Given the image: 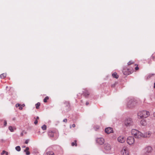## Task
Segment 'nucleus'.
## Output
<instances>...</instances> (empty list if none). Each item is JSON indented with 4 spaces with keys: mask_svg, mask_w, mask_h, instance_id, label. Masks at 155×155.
Wrapping results in <instances>:
<instances>
[{
    "mask_svg": "<svg viewBox=\"0 0 155 155\" xmlns=\"http://www.w3.org/2000/svg\"><path fill=\"white\" fill-rule=\"evenodd\" d=\"M131 133L136 138L140 139L143 137V133L136 129L132 130Z\"/></svg>",
    "mask_w": 155,
    "mask_h": 155,
    "instance_id": "obj_1",
    "label": "nucleus"
},
{
    "mask_svg": "<svg viewBox=\"0 0 155 155\" xmlns=\"http://www.w3.org/2000/svg\"><path fill=\"white\" fill-rule=\"evenodd\" d=\"M150 115V113L146 110H143L139 112L137 116L139 118H146Z\"/></svg>",
    "mask_w": 155,
    "mask_h": 155,
    "instance_id": "obj_2",
    "label": "nucleus"
},
{
    "mask_svg": "<svg viewBox=\"0 0 155 155\" xmlns=\"http://www.w3.org/2000/svg\"><path fill=\"white\" fill-rule=\"evenodd\" d=\"M124 125L127 127H129L133 126L134 123L130 118H127L124 121Z\"/></svg>",
    "mask_w": 155,
    "mask_h": 155,
    "instance_id": "obj_3",
    "label": "nucleus"
},
{
    "mask_svg": "<svg viewBox=\"0 0 155 155\" xmlns=\"http://www.w3.org/2000/svg\"><path fill=\"white\" fill-rule=\"evenodd\" d=\"M152 148L150 146L145 147L142 150V152L145 154H149L152 151Z\"/></svg>",
    "mask_w": 155,
    "mask_h": 155,
    "instance_id": "obj_4",
    "label": "nucleus"
},
{
    "mask_svg": "<svg viewBox=\"0 0 155 155\" xmlns=\"http://www.w3.org/2000/svg\"><path fill=\"white\" fill-rule=\"evenodd\" d=\"M127 142L129 145H132L134 142V139L133 137H129L127 139Z\"/></svg>",
    "mask_w": 155,
    "mask_h": 155,
    "instance_id": "obj_5",
    "label": "nucleus"
},
{
    "mask_svg": "<svg viewBox=\"0 0 155 155\" xmlns=\"http://www.w3.org/2000/svg\"><path fill=\"white\" fill-rule=\"evenodd\" d=\"M136 104V103L133 101L132 100H130L129 101L127 104V106L129 108H131L135 106Z\"/></svg>",
    "mask_w": 155,
    "mask_h": 155,
    "instance_id": "obj_6",
    "label": "nucleus"
},
{
    "mask_svg": "<svg viewBox=\"0 0 155 155\" xmlns=\"http://www.w3.org/2000/svg\"><path fill=\"white\" fill-rule=\"evenodd\" d=\"M96 141L99 144L101 145L104 144V140L103 137H100L96 139Z\"/></svg>",
    "mask_w": 155,
    "mask_h": 155,
    "instance_id": "obj_7",
    "label": "nucleus"
},
{
    "mask_svg": "<svg viewBox=\"0 0 155 155\" xmlns=\"http://www.w3.org/2000/svg\"><path fill=\"white\" fill-rule=\"evenodd\" d=\"M70 106L68 102L66 101L64 104V107L65 109L67 111H69L70 110Z\"/></svg>",
    "mask_w": 155,
    "mask_h": 155,
    "instance_id": "obj_8",
    "label": "nucleus"
},
{
    "mask_svg": "<svg viewBox=\"0 0 155 155\" xmlns=\"http://www.w3.org/2000/svg\"><path fill=\"white\" fill-rule=\"evenodd\" d=\"M121 154L123 155H128L129 151L127 149L126 147L124 148L121 151Z\"/></svg>",
    "mask_w": 155,
    "mask_h": 155,
    "instance_id": "obj_9",
    "label": "nucleus"
},
{
    "mask_svg": "<svg viewBox=\"0 0 155 155\" xmlns=\"http://www.w3.org/2000/svg\"><path fill=\"white\" fill-rule=\"evenodd\" d=\"M118 141L121 143H123L125 140V139L123 136H120L117 138Z\"/></svg>",
    "mask_w": 155,
    "mask_h": 155,
    "instance_id": "obj_10",
    "label": "nucleus"
},
{
    "mask_svg": "<svg viewBox=\"0 0 155 155\" xmlns=\"http://www.w3.org/2000/svg\"><path fill=\"white\" fill-rule=\"evenodd\" d=\"M151 134V132L150 131H148V132L145 133L144 134H143V137H149Z\"/></svg>",
    "mask_w": 155,
    "mask_h": 155,
    "instance_id": "obj_11",
    "label": "nucleus"
},
{
    "mask_svg": "<svg viewBox=\"0 0 155 155\" xmlns=\"http://www.w3.org/2000/svg\"><path fill=\"white\" fill-rule=\"evenodd\" d=\"M113 129L111 127H107V134L113 133Z\"/></svg>",
    "mask_w": 155,
    "mask_h": 155,
    "instance_id": "obj_12",
    "label": "nucleus"
},
{
    "mask_svg": "<svg viewBox=\"0 0 155 155\" xmlns=\"http://www.w3.org/2000/svg\"><path fill=\"white\" fill-rule=\"evenodd\" d=\"M83 94L85 97H87L90 94V92L86 90L83 92Z\"/></svg>",
    "mask_w": 155,
    "mask_h": 155,
    "instance_id": "obj_13",
    "label": "nucleus"
},
{
    "mask_svg": "<svg viewBox=\"0 0 155 155\" xmlns=\"http://www.w3.org/2000/svg\"><path fill=\"white\" fill-rule=\"evenodd\" d=\"M48 134L50 137H54V133L51 130H49L48 132Z\"/></svg>",
    "mask_w": 155,
    "mask_h": 155,
    "instance_id": "obj_14",
    "label": "nucleus"
},
{
    "mask_svg": "<svg viewBox=\"0 0 155 155\" xmlns=\"http://www.w3.org/2000/svg\"><path fill=\"white\" fill-rule=\"evenodd\" d=\"M140 124L143 126H145L146 124V121L144 119H143L141 121Z\"/></svg>",
    "mask_w": 155,
    "mask_h": 155,
    "instance_id": "obj_15",
    "label": "nucleus"
},
{
    "mask_svg": "<svg viewBox=\"0 0 155 155\" xmlns=\"http://www.w3.org/2000/svg\"><path fill=\"white\" fill-rule=\"evenodd\" d=\"M29 150V148L28 147H26L25 149L24 150V152L26 153V154L27 155H29L30 154V152L28 151Z\"/></svg>",
    "mask_w": 155,
    "mask_h": 155,
    "instance_id": "obj_16",
    "label": "nucleus"
},
{
    "mask_svg": "<svg viewBox=\"0 0 155 155\" xmlns=\"http://www.w3.org/2000/svg\"><path fill=\"white\" fill-rule=\"evenodd\" d=\"M112 75L113 78H115L116 79H117L118 78V75L116 72H114L113 73Z\"/></svg>",
    "mask_w": 155,
    "mask_h": 155,
    "instance_id": "obj_17",
    "label": "nucleus"
},
{
    "mask_svg": "<svg viewBox=\"0 0 155 155\" xmlns=\"http://www.w3.org/2000/svg\"><path fill=\"white\" fill-rule=\"evenodd\" d=\"M6 76V73H3L0 75V77L2 78H4Z\"/></svg>",
    "mask_w": 155,
    "mask_h": 155,
    "instance_id": "obj_18",
    "label": "nucleus"
},
{
    "mask_svg": "<svg viewBox=\"0 0 155 155\" xmlns=\"http://www.w3.org/2000/svg\"><path fill=\"white\" fill-rule=\"evenodd\" d=\"M77 141L75 140L74 142H73L71 143V146H77Z\"/></svg>",
    "mask_w": 155,
    "mask_h": 155,
    "instance_id": "obj_19",
    "label": "nucleus"
},
{
    "mask_svg": "<svg viewBox=\"0 0 155 155\" xmlns=\"http://www.w3.org/2000/svg\"><path fill=\"white\" fill-rule=\"evenodd\" d=\"M5 154L6 155H8V152H6L5 150H3L1 153V155Z\"/></svg>",
    "mask_w": 155,
    "mask_h": 155,
    "instance_id": "obj_20",
    "label": "nucleus"
},
{
    "mask_svg": "<svg viewBox=\"0 0 155 155\" xmlns=\"http://www.w3.org/2000/svg\"><path fill=\"white\" fill-rule=\"evenodd\" d=\"M48 155H53L54 153L52 151H48L47 152Z\"/></svg>",
    "mask_w": 155,
    "mask_h": 155,
    "instance_id": "obj_21",
    "label": "nucleus"
},
{
    "mask_svg": "<svg viewBox=\"0 0 155 155\" xmlns=\"http://www.w3.org/2000/svg\"><path fill=\"white\" fill-rule=\"evenodd\" d=\"M40 105V103L39 102H38L35 104L36 108V109H38L39 108V107Z\"/></svg>",
    "mask_w": 155,
    "mask_h": 155,
    "instance_id": "obj_22",
    "label": "nucleus"
},
{
    "mask_svg": "<svg viewBox=\"0 0 155 155\" xmlns=\"http://www.w3.org/2000/svg\"><path fill=\"white\" fill-rule=\"evenodd\" d=\"M15 150L18 151H20L21 150V147L19 146H17L15 147Z\"/></svg>",
    "mask_w": 155,
    "mask_h": 155,
    "instance_id": "obj_23",
    "label": "nucleus"
},
{
    "mask_svg": "<svg viewBox=\"0 0 155 155\" xmlns=\"http://www.w3.org/2000/svg\"><path fill=\"white\" fill-rule=\"evenodd\" d=\"M49 97L48 96H47L45 97L43 101L44 102H46L47 101V100H48Z\"/></svg>",
    "mask_w": 155,
    "mask_h": 155,
    "instance_id": "obj_24",
    "label": "nucleus"
},
{
    "mask_svg": "<svg viewBox=\"0 0 155 155\" xmlns=\"http://www.w3.org/2000/svg\"><path fill=\"white\" fill-rule=\"evenodd\" d=\"M41 128L43 130H45L46 129L47 126L46 125H44L42 126Z\"/></svg>",
    "mask_w": 155,
    "mask_h": 155,
    "instance_id": "obj_25",
    "label": "nucleus"
},
{
    "mask_svg": "<svg viewBox=\"0 0 155 155\" xmlns=\"http://www.w3.org/2000/svg\"><path fill=\"white\" fill-rule=\"evenodd\" d=\"M8 129L9 130H10V131L12 132H13L14 131L12 126H9L8 127Z\"/></svg>",
    "mask_w": 155,
    "mask_h": 155,
    "instance_id": "obj_26",
    "label": "nucleus"
},
{
    "mask_svg": "<svg viewBox=\"0 0 155 155\" xmlns=\"http://www.w3.org/2000/svg\"><path fill=\"white\" fill-rule=\"evenodd\" d=\"M111 148V146L109 144H107V150H110Z\"/></svg>",
    "mask_w": 155,
    "mask_h": 155,
    "instance_id": "obj_27",
    "label": "nucleus"
},
{
    "mask_svg": "<svg viewBox=\"0 0 155 155\" xmlns=\"http://www.w3.org/2000/svg\"><path fill=\"white\" fill-rule=\"evenodd\" d=\"M99 128V126H97L96 127H94V129L95 130H98Z\"/></svg>",
    "mask_w": 155,
    "mask_h": 155,
    "instance_id": "obj_28",
    "label": "nucleus"
},
{
    "mask_svg": "<svg viewBox=\"0 0 155 155\" xmlns=\"http://www.w3.org/2000/svg\"><path fill=\"white\" fill-rule=\"evenodd\" d=\"M133 63L131 61H129L127 63V64L128 65H129Z\"/></svg>",
    "mask_w": 155,
    "mask_h": 155,
    "instance_id": "obj_29",
    "label": "nucleus"
},
{
    "mask_svg": "<svg viewBox=\"0 0 155 155\" xmlns=\"http://www.w3.org/2000/svg\"><path fill=\"white\" fill-rule=\"evenodd\" d=\"M117 83H115L114 84H113L112 85H111V87H115V86H116V85L117 84Z\"/></svg>",
    "mask_w": 155,
    "mask_h": 155,
    "instance_id": "obj_30",
    "label": "nucleus"
},
{
    "mask_svg": "<svg viewBox=\"0 0 155 155\" xmlns=\"http://www.w3.org/2000/svg\"><path fill=\"white\" fill-rule=\"evenodd\" d=\"M7 125V122L5 120L4 122V126H6Z\"/></svg>",
    "mask_w": 155,
    "mask_h": 155,
    "instance_id": "obj_31",
    "label": "nucleus"
},
{
    "mask_svg": "<svg viewBox=\"0 0 155 155\" xmlns=\"http://www.w3.org/2000/svg\"><path fill=\"white\" fill-rule=\"evenodd\" d=\"M63 121L64 122H65V123H67V119H64L63 120Z\"/></svg>",
    "mask_w": 155,
    "mask_h": 155,
    "instance_id": "obj_32",
    "label": "nucleus"
},
{
    "mask_svg": "<svg viewBox=\"0 0 155 155\" xmlns=\"http://www.w3.org/2000/svg\"><path fill=\"white\" fill-rule=\"evenodd\" d=\"M38 120H36L35 122H34V124H37L38 123Z\"/></svg>",
    "mask_w": 155,
    "mask_h": 155,
    "instance_id": "obj_33",
    "label": "nucleus"
},
{
    "mask_svg": "<svg viewBox=\"0 0 155 155\" xmlns=\"http://www.w3.org/2000/svg\"><path fill=\"white\" fill-rule=\"evenodd\" d=\"M28 141H29V140H26L25 142V143L26 144H27L28 143Z\"/></svg>",
    "mask_w": 155,
    "mask_h": 155,
    "instance_id": "obj_34",
    "label": "nucleus"
},
{
    "mask_svg": "<svg viewBox=\"0 0 155 155\" xmlns=\"http://www.w3.org/2000/svg\"><path fill=\"white\" fill-rule=\"evenodd\" d=\"M19 106H20V104H17L16 105V107H19Z\"/></svg>",
    "mask_w": 155,
    "mask_h": 155,
    "instance_id": "obj_35",
    "label": "nucleus"
},
{
    "mask_svg": "<svg viewBox=\"0 0 155 155\" xmlns=\"http://www.w3.org/2000/svg\"><path fill=\"white\" fill-rule=\"evenodd\" d=\"M139 67L138 66H137L135 68V69L136 70H137L139 69Z\"/></svg>",
    "mask_w": 155,
    "mask_h": 155,
    "instance_id": "obj_36",
    "label": "nucleus"
},
{
    "mask_svg": "<svg viewBox=\"0 0 155 155\" xmlns=\"http://www.w3.org/2000/svg\"><path fill=\"white\" fill-rule=\"evenodd\" d=\"M20 107L19 108V109L20 110H22V107L21 106H19Z\"/></svg>",
    "mask_w": 155,
    "mask_h": 155,
    "instance_id": "obj_37",
    "label": "nucleus"
},
{
    "mask_svg": "<svg viewBox=\"0 0 155 155\" xmlns=\"http://www.w3.org/2000/svg\"><path fill=\"white\" fill-rule=\"evenodd\" d=\"M75 125L74 124H73L72 125V127H75Z\"/></svg>",
    "mask_w": 155,
    "mask_h": 155,
    "instance_id": "obj_38",
    "label": "nucleus"
},
{
    "mask_svg": "<svg viewBox=\"0 0 155 155\" xmlns=\"http://www.w3.org/2000/svg\"><path fill=\"white\" fill-rule=\"evenodd\" d=\"M21 136H23V132H22L21 133Z\"/></svg>",
    "mask_w": 155,
    "mask_h": 155,
    "instance_id": "obj_39",
    "label": "nucleus"
},
{
    "mask_svg": "<svg viewBox=\"0 0 155 155\" xmlns=\"http://www.w3.org/2000/svg\"><path fill=\"white\" fill-rule=\"evenodd\" d=\"M89 104V103L88 102H87L86 103V105H87Z\"/></svg>",
    "mask_w": 155,
    "mask_h": 155,
    "instance_id": "obj_40",
    "label": "nucleus"
},
{
    "mask_svg": "<svg viewBox=\"0 0 155 155\" xmlns=\"http://www.w3.org/2000/svg\"><path fill=\"white\" fill-rule=\"evenodd\" d=\"M105 133H107V128H105Z\"/></svg>",
    "mask_w": 155,
    "mask_h": 155,
    "instance_id": "obj_41",
    "label": "nucleus"
},
{
    "mask_svg": "<svg viewBox=\"0 0 155 155\" xmlns=\"http://www.w3.org/2000/svg\"><path fill=\"white\" fill-rule=\"evenodd\" d=\"M36 119H37V120L39 119V117H36Z\"/></svg>",
    "mask_w": 155,
    "mask_h": 155,
    "instance_id": "obj_42",
    "label": "nucleus"
},
{
    "mask_svg": "<svg viewBox=\"0 0 155 155\" xmlns=\"http://www.w3.org/2000/svg\"><path fill=\"white\" fill-rule=\"evenodd\" d=\"M153 116L155 117V112L153 113Z\"/></svg>",
    "mask_w": 155,
    "mask_h": 155,
    "instance_id": "obj_43",
    "label": "nucleus"
},
{
    "mask_svg": "<svg viewBox=\"0 0 155 155\" xmlns=\"http://www.w3.org/2000/svg\"><path fill=\"white\" fill-rule=\"evenodd\" d=\"M21 106H22V107H24V106H25V104H22V105Z\"/></svg>",
    "mask_w": 155,
    "mask_h": 155,
    "instance_id": "obj_44",
    "label": "nucleus"
},
{
    "mask_svg": "<svg viewBox=\"0 0 155 155\" xmlns=\"http://www.w3.org/2000/svg\"><path fill=\"white\" fill-rule=\"evenodd\" d=\"M154 88H155V82L154 83Z\"/></svg>",
    "mask_w": 155,
    "mask_h": 155,
    "instance_id": "obj_45",
    "label": "nucleus"
},
{
    "mask_svg": "<svg viewBox=\"0 0 155 155\" xmlns=\"http://www.w3.org/2000/svg\"><path fill=\"white\" fill-rule=\"evenodd\" d=\"M70 128H71V125H70Z\"/></svg>",
    "mask_w": 155,
    "mask_h": 155,
    "instance_id": "obj_46",
    "label": "nucleus"
},
{
    "mask_svg": "<svg viewBox=\"0 0 155 155\" xmlns=\"http://www.w3.org/2000/svg\"><path fill=\"white\" fill-rule=\"evenodd\" d=\"M23 147L24 148H25V146H23Z\"/></svg>",
    "mask_w": 155,
    "mask_h": 155,
    "instance_id": "obj_47",
    "label": "nucleus"
}]
</instances>
